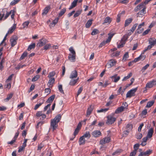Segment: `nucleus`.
I'll list each match as a JSON object with an SVG mask.
<instances>
[{
  "instance_id": "69168bd1",
  "label": "nucleus",
  "mask_w": 156,
  "mask_h": 156,
  "mask_svg": "<svg viewBox=\"0 0 156 156\" xmlns=\"http://www.w3.org/2000/svg\"><path fill=\"white\" fill-rule=\"evenodd\" d=\"M137 152V151H136L133 150L130 153L129 156H135Z\"/></svg>"
},
{
  "instance_id": "ddd939ff",
  "label": "nucleus",
  "mask_w": 156,
  "mask_h": 156,
  "mask_svg": "<svg viewBox=\"0 0 156 156\" xmlns=\"http://www.w3.org/2000/svg\"><path fill=\"white\" fill-rule=\"evenodd\" d=\"M144 22L140 24L138 27L137 29V32L138 34H140L143 31L144 29L142 28V27L144 26Z\"/></svg>"
},
{
  "instance_id": "ea45409f",
  "label": "nucleus",
  "mask_w": 156,
  "mask_h": 156,
  "mask_svg": "<svg viewBox=\"0 0 156 156\" xmlns=\"http://www.w3.org/2000/svg\"><path fill=\"white\" fill-rule=\"evenodd\" d=\"M151 152V151L149 150L147 151L146 152H141L143 156H146L149 155Z\"/></svg>"
},
{
  "instance_id": "0e129e2a",
  "label": "nucleus",
  "mask_w": 156,
  "mask_h": 156,
  "mask_svg": "<svg viewBox=\"0 0 156 156\" xmlns=\"http://www.w3.org/2000/svg\"><path fill=\"white\" fill-rule=\"evenodd\" d=\"M143 52L141 54L139 57H140V60H144L146 56L145 55H143L142 54H143Z\"/></svg>"
},
{
  "instance_id": "338daca9",
  "label": "nucleus",
  "mask_w": 156,
  "mask_h": 156,
  "mask_svg": "<svg viewBox=\"0 0 156 156\" xmlns=\"http://www.w3.org/2000/svg\"><path fill=\"white\" fill-rule=\"evenodd\" d=\"M42 104V103H40L38 104H36L34 107V109L35 110H36Z\"/></svg>"
},
{
  "instance_id": "e2e57ef3",
  "label": "nucleus",
  "mask_w": 156,
  "mask_h": 156,
  "mask_svg": "<svg viewBox=\"0 0 156 156\" xmlns=\"http://www.w3.org/2000/svg\"><path fill=\"white\" fill-rule=\"evenodd\" d=\"M122 13H120L118 15L117 18V20L116 21L117 23H119L120 22V18L121 16Z\"/></svg>"
},
{
  "instance_id": "9b49d317",
  "label": "nucleus",
  "mask_w": 156,
  "mask_h": 156,
  "mask_svg": "<svg viewBox=\"0 0 156 156\" xmlns=\"http://www.w3.org/2000/svg\"><path fill=\"white\" fill-rule=\"evenodd\" d=\"M18 38L17 37L15 36L10 39V41L11 42L12 47H14L16 44V41L17 40Z\"/></svg>"
},
{
  "instance_id": "4468645a",
  "label": "nucleus",
  "mask_w": 156,
  "mask_h": 156,
  "mask_svg": "<svg viewBox=\"0 0 156 156\" xmlns=\"http://www.w3.org/2000/svg\"><path fill=\"white\" fill-rule=\"evenodd\" d=\"M78 76V73L77 71L75 70L72 71L69 76L70 79H74L76 78Z\"/></svg>"
},
{
  "instance_id": "4d7b16f0",
  "label": "nucleus",
  "mask_w": 156,
  "mask_h": 156,
  "mask_svg": "<svg viewBox=\"0 0 156 156\" xmlns=\"http://www.w3.org/2000/svg\"><path fill=\"white\" fill-rule=\"evenodd\" d=\"M149 66V65L148 64H147L145 66L143 67L141 71L143 73Z\"/></svg>"
},
{
  "instance_id": "a19ab883",
  "label": "nucleus",
  "mask_w": 156,
  "mask_h": 156,
  "mask_svg": "<svg viewBox=\"0 0 156 156\" xmlns=\"http://www.w3.org/2000/svg\"><path fill=\"white\" fill-rule=\"evenodd\" d=\"M5 62V59L3 58H2L0 62V69L2 70L3 69V64Z\"/></svg>"
},
{
  "instance_id": "37998d69",
  "label": "nucleus",
  "mask_w": 156,
  "mask_h": 156,
  "mask_svg": "<svg viewBox=\"0 0 156 156\" xmlns=\"http://www.w3.org/2000/svg\"><path fill=\"white\" fill-rule=\"evenodd\" d=\"M129 57L128 52H126L123 56L122 58V61H126L128 58Z\"/></svg>"
},
{
  "instance_id": "f03ea898",
  "label": "nucleus",
  "mask_w": 156,
  "mask_h": 156,
  "mask_svg": "<svg viewBox=\"0 0 156 156\" xmlns=\"http://www.w3.org/2000/svg\"><path fill=\"white\" fill-rule=\"evenodd\" d=\"M61 116L60 114L56 116L53 119L51 120V127L53 131L56 129L58 127V123L60 121Z\"/></svg>"
},
{
  "instance_id": "de8ad7c7",
  "label": "nucleus",
  "mask_w": 156,
  "mask_h": 156,
  "mask_svg": "<svg viewBox=\"0 0 156 156\" xmlns=\"http://www.w3.org/2000/svg\"><path fill=\"white\" fill-rule=\"evenodd\" d=\"M55 72L53 71L49 73L48 77L49 78H52V77L54 76L55 75Z\"/></svg>"
},
{
  "instance_id": "c03bdc74",
  "label": "nucleus",
  "mask_w": 156,
  "mask_h": 156,
  "mask_svg": "<svg viewBox=\"0 0 156 156\" xmlns=\"http://www.w3.org/2000/svg\"><path fill=\"white\" fill-rule=\"evenodd\" d=\"M154 101L153 100L148 102L147 104L146 107L150 108L154 104Z\"/></svg>"
},
{
  "instance_id": "7c9ffc66",
  "label": "nucleus",
  "mask_w": 156,
  "mask_h": 156,
  "mask_svg": "<svg viewBox=\"0 0 156 156\" xmlns=\"http://www.w3.org/2000/svg\"><path fill=\"white\" fill-rule=\"evenodd\" d=\"M69 83V85L71 86H74L77 83L76 80H75V79H71Z\"/></svg>"
},
{
  "instance_id": "79ce46f5",
  "label": "nucleus",
  "mask_w": 156,
  "mask_h": 156,
  "mask_svg": "<svg viewBox=\"0 0 156 156\" xmlns=\"http://www.w3.org/2000/svg\"><path fill=\"white\" fill-rule=\"evenodd\" d=\"M132 73H130L127 76L124 77L122 80V81H125L127 79L129 78L132 76Z\"/></svg>"
},
{
  "instance_id": "f704fd0d",
  "label": "nucleus",
  "mask_w": 156,
  "mask_h": 156,
  "mask_svg": "<svg viewBox=\"0 0 156 156\" xmlns=\"http://www.w3.org/2000/svg\"><path fill=\"white\" fill-rule=\"evenodd\" d=\"M92 20L91 19L89 20L87 22L86 24L85 27L87 28H88L90 27V26L92 24Z\"/></svg>"
},
{
  "instance_id": "5701e85b",
  "label": "nucleus",
  "mask_w": 156,
  "mask_h": 156,
  "mask_svg": "<svg viewBox=\"0 0 156 156\" xmlns=\"http://www.w3.org/2000/svg\"><path fill=\"white\" fill-rule=\"evenodd\" d=\"M50 8V6H48L45 7L43 10V12L42 13V15H46Z\"/></svg>"
},
{
  "instance_id": "49530a36",
  "label": "nucleus",
  "mask_w": 156,
  "mask_h": 156,
  "mask_svg": "<svg viewBox=\"0 0 156 156\" xmlns=\"http://www.w3.org/2000/svg\"><path fill=\"white\" fill-rule=\"evenodd\" d=\"M13 94L12 93L8 95L7 97L5 99L6 102L8 101L12 97Z\"/></svg>"
},
{
  "instance_id": "5fc2aeb1",
  "label": "nucleus",
  "mask_w": 156,
  "mask_h": 156,
  "mask_svg": "<svg viewBox=\"0 0 156 156\" xmlns=\"http://www.w3.org/2000/svg\"><path fill=\"white\" fill-rule=\"evenodd\" d=\"M140 144H135L133 147V148L134 151H137V150L138 149L140 146Z\"/></svg>"
},
{
  "instance_id": "3c124183",
  "label": "nucleus",
  "mask_w": 156,
  "mask_h": 156,
  "mask_svg": "<svg viewBox=\"0 0 156 156\" xmlns=\"http://www.w3.org/2000/svg\"><path fill=\"white\" fill-rule=\"evenodd\" d=\"M99 32V30L96 29H94L91 33V35H95L97 34Z\"/></svg>"
},
{
  "instance_id": "864d4df0",
  "label": "nucleus",
  "mask_w": 156,
  "mask_h": 156,
  "mask_svg": "<svg viewBox=\"0 0 156 156\" xmlns=\"http://www.w3.org/2000/svg\"><path fill=\"white\" fill-rule=\"evenodd\" d=\"M78 128H76L75 131L74 132V133H73V135L74 136V137L73 138H71L70 139L71 140H73L74 138H75V136H76V135L78 134V133L79 132V130L77 129Z\"/></svg>"
},
{
  "instance_id": "393cba45",
  "label": "nucleus",
  "mask_w": 156,
  "mask_h": 156,
  "mask_svg": "<svg viewBox=\"0 0 156 156\" xmlns=\"http://www.w3.org/2000/svg\"><path fill=\"white\" fill-rule=\"evenodd\" d=\"M133 19L132 18H129L128 19L126 20H125V26L127 27L129 25V24L131 23Z\"/></svg>"
},
{
  "instance_id": "f8f14e48",
  "label": "nucleus",
  "mask_w": 156,
  "mask_h": 156,
  "mask_svg": "<svg viewBox=\"0 0 156 156\" xmlns=\"http://www.w3.org/2000/svg\"><path fill=\"white\" fill-rule=\"evenodd\" d=\"M116 62V61L114 59H111L109 61V62L106 65V66L108 68H111L115 65Z\"/></svg>"
},
{
  "instance_id": "dca6fc26",
  "label": "nucleus",
  "mask_w": 156,
  "mask_h": 156,
  "mask_svg": "<svg viewBox=\"0 0 156 156\" xmlns=\"http://www.w3.org/2000/svg\"><path fill=\"white\" fill-rule=\"evenodd\" d=\"M92 135L94 137H98L101 135V133L100 131L95 130L92 132Z\"/></svg>"
},
{
  "instance_id": "6ab92c4d",
  "label": "nucleus",
  "mask_w": 156,
  "mask_h": 156,
  "mask_svg": "<svg viewBox=\"0 0 156 156\" xmlns=\"http://www.w3.org/2000/svg\"><path fill=\"white\" fill-rule=\"evenodd\" d=\"M154 133V129L152 128H150L148 131L146 136L148 138H151Z\"/></svg>"
},
{
  "instance_id": "2eb2a0df",
  "label": "nucleus",
  "mask_w": 156,
  "mask_h": 156,
  "mask_svg": "<svg viewBox=\"0 0 156 156\" xmlns=\"http://www.w3.org/2000/svg\"><path fill=\"white\" fill-rule=\"evenodd\" d=\"M27 140V139H25L24 140V141L21 147H20L19 148V149L18 150V152H20L24 149L26 147L27 145L26 143Z\"/></svg>"
},
{
  "instance_id": "473e14b6",
  "label": "nucleus",
  "mask_w": 156,
  "mask_h": 156,
  "mask_svg": "<svg viewBox=\"0 0 156 156\" xmlns=\"http://www.w3.org/2000/svg\"><path fill=\"white\" fill-rule=\"evenodd\" d=\"M5 11H6L5 12L6 13V14L5 16H4V17L3 19V20H5V19H6L8 17V16L10 15L11 14V12H12V11H11V10L10 11V12H8L6 9H5Z\"/></svg>"
},
{
  "instance_id": "c85d7f7f",
  "label": "nucleus",
  "mask_w": 156,
  "mask_h": 156,
  "mask_svg": "<svg viewBox=\"0 0 156 156\" xmlns=\"http://www.w3.org/2000/svg\"><path fill=\"white\" fill-rule=\"evenodd\" d=\"M77 1H78V0H74L73 1V2H72V3H71V4L70 7L69 8V9H72L73 8L75 7L77 4Z\"/></svg>"
},
{
  "instance_id": "6e6d98bb",
  "label": "nucleus",
  "mask_w": 156,
  "mask_h": 156,
  "mask_svg": "<svg viewBox=\"0 0 156 156\" xmlns=\"http://www.w3.org/2000/svg\"><path fill=\"white\" fill-rule=\"evenodd\" d=\"M51 47V45L50 44H47L45 45L43 48L44 49L46 50L49 48Z\"/></svg>"
},
{
  "instance_id": "a211bd4d",
  "label": "nucleus",
  "mask_w": 156,
  "mask_h": 156,
  "mask_svg": "<svg viewBox=\"0 0 156 156\" xmlns=\"http://www.w3.org/2000/svg\"><path fill=\"white\" fill-rule=\"evenodd\" d=\"M146 13V9H142L137 14V17H142Z\"/></svg>"
},
{
  "instance_id": "72a5a7b5",
  "label": "nucleus",
  "mask_w": 156,
  "mask_h": 156,
  "mask_svg": "<svg viewBox=\"0 0 156 156\" xmlns=\"http://www.w3.org/2000/svg\"><path fill=\"white\" fill-rule=\"evenodd\" d=\"M83 137L86 138L87 139H89L91 135L89 131H86L85 133L82 136Z\"/></svg>"
},
{
  "instance_id": "423d86ee",
  "label": "nucleus",
  "mask_w": 156,
  "mask_h": 156,
  "mask_svg": "<svg viewBox=\"0 0 156 156\" xmlns=\"http://www.w3.org/2000/svg\"><path fill=\"white\" fill-rule=\"evenodd\" d=\"M107 120L106 123L108 125L112 124L116 120V118L112 116L109 115L107 117Z\"/></svg>"
},
{
  "instance_id": "7ed1b4c3",
  "label": "nucleus",
  "mask_w": 156,
  "mask_h": 156,
  "mask_svg": "<svg viewBox=\"0 0 156 156\" xmlns=\"http://www.w3.org/2000/svg\"><path fill=\"white\" fill-rule=\"evenodd\" d=\"M148 41L149 44H150L144 50L143 54H144L147 51L150 49L152 47L154 46L156 44V39L154 38H150Z\"/></svg>"
},
{
  "instance_id": "2f4dec72",
  "label": "nucleus",
  "mask_w": 156,
  "mask_h": 156,
  "mask_svg": "<svg viewBox=\"0 0 156 156\" xmlns=\"http://www.w3.org/2000/svg\"><path fill=\"white\" fill-rule=\"evenodd\" d=\"M55 97V95H53L51 96L47 100L46 102L47 103H50L52 102Z\"/></svg>"
},
{
  "instance_id": "1a4fd4ad",
  "label": "nucleus",
  "mask_w": 156,
  "mask_h": 156,
  "mask_svg": "<svg viewBox=\"0 0 156 156\" xmlns=\"http://www.w3.org/2000/svg\"><path fill=\"white\" fill-rule=\"evenodd\" d=\"M111 140L110 137L109 136L103 138V139L101 140L100 141V144L101 145H103L106 143H108Z\"/></svg>"
},
{
  "instance_id": "4be33fe9",
  "label": "nucleus",
  "mask_w": 156,
  "mask_h": 156,
  "mask_svg": "<svg viewBox=\"0 0 156 156\" xmlns=\"http://www.w3.org/2000/svg\"><path fill=\"white\" fill-rule=\"evenodd\" d=\"M93 110V108L91 106H90L88 108L87 111V117H88L89 116L92 111Z\"/></svg>"
},
{
  "instance_id": "4c0bfd02",
  "label": "nucleus",
  "mask_w": 156,
  "mask_h": 156,
  "mask_svg": "<svg viewBox=\"0 0 156 156\" xmlns=\"http://www.w3.org/2000/svg\"><path fill=\"white\" fill-rule=\"evenodd\" d=\"M117 75L115 74L112 76V77L114 78L113 81L114 82L116 83L120 79V77L119 76H118L116 77Z\"/></svg>"
},
{
  "instance_id": "f257e3e1",
  "label": "nucleus",
  "mask_w": 156,
  "mask_h": 156,
  "mask_svg": "<svg viewBox=\"0 0 156 156\" xmlns=\"http://www.w3.org/2000/svg\"><path fill=\"white\" fill-rule=\"evenodd\" d=\"M137 25V23H136L134 24L132 27L131 29L129 30L131 31V32H130L128 33V34H126L123 36L122 38L121 39L119 44H118L117 47L118 48H120L124 46V44H125L126 41H127L128 38V36L133 32L136 29Z\"/></svg>"
},
{
  "instance_id": "e433bc0d",
  "label": "nucleus",
  "mask_w": 156,
  "mask_h": 156,
  "mask_svg": "<svg viewBox=\"0 0 156 156\" xmlns=\"http://www.w3.org/2000/svg\"><path fill=\"white\" fill-rule=\"evenodd\" d=\"M35 47V43H33L30 45H29V46L28 47V48H27V50L28 51H30V50L31 49H34Z\"/></svg>"
},
{
  "instance_id": "052dcab7",
  "label": "nucleus",
  "mask_w": 156,
  "mask_h": 156,
  "mask_svg": "<svg viewBox=\"0 0 156 156\" xmlns=\"http://www.w3.org/2000/svg\"><path fill=\"white\" fill-rule=\"evenodd\" d=\"M83 90L82 87H80L78 89L77 92V96H78L82 92Z\"/></svg>"
},
{
  "instance_id": "bf43d9fd",
  "label": "nucleus",
  "mask_w": 156,
  "mask_h": 156,
  "mask_svg": "<svg viewBox=\"0 0 156 156\" xmlns=\"http://www.w3.org/2000/svg\"><path fill=\"white\" fill-rule=\"evenodd\" d=\"M29 23L30 22L29 21H25L23 23L22 25L24 27H27L28 26Z\"/></svg>"
},
{
  "instance_id": "774afa93",
  "label": "nucleus",
  "mask_w": 156,
  "mask_h": 156,
  "mask_svg": "<svg viewBox=\"0 0 156 156\" xmlns=\"http://www.w3.org/2000/svg\"><path fill=\"white\" fill-rule=\"evenodd\" d=\"M42 114V111H38L36 114V116L37 117H40Z\"/></svg>"
},
{
  "instance_id": "13d9d810",
  "label": "nucleus",
  "mask_w": 156,
  "mask_h": 156,
  "mask_svg": "<svg viewBox=\"0 0 156 156\" xmlns=\"http://www.w3.org/2000/svg\"><path fill=\"white\" fill-rule=\"evenodd\" d=\"M58 90L59 91L62 93H64V91L62 89V85H59L58 86Z\"/></svg>"
},
{
  "instance_id": "9d476101",
  "label": "nucleus",
  "mask_w": 156,
  "mask_h": 156,
  "mask_svg": "<svg viewBox=\"0 0 156 156\" xmlns=\"http://www.w3.org/2000/svg\"><path fill=\"white\" fill-rule=\"evenodd\" d=\"M156 85V80H154L147 83L146 85V87L148 88H151Z\"/></svg>"
},
{
  "instance_id": "39448f33",
  "label": "nucleus",
  "mask_w": 156,
  "mask_h": 156,
  "mask_svg": "<svg viewBox=\"0 0 156 156\" xmlns=\"http://www.w3.org/2000/svg\"><path fill=\"white\" fill-rule=\"evenodd\" d=\"M137 89V87H136L129 91L126 94V98H130L134 96L135 95V93Z\"/></svg>"
},
{
  "instance_id": "0eeeda50",
  "label": "nucleus",
  "mask_w": 156,
  "mask_h": 156,
  "mask_svg": "<svg viewBox=\"0 0 156 156\" xmlns=\"http://www.w3.org/2000/svg\"><path fill=\"white\" fill-rule=\"evenodd\" d=\"M48 42V41L45 38H42L39 40L37 46V47H42L45 45Z\"/></svg>"
},
{
  "instance_id": "b1692460",
  "label": "nucleus",
  "mask_w": 156,
  "mask_h": 156,
  "mask_svg": "<svg viewBox=\"0 0 156 156\" xmlns=\"http://www.w3.org/2000/svg\"><path fill=\"white\" fill-rule=\"evenodd\" d=\"M85 140L83 136H81L79 140V145H83L85 144Z\"/></svg>"
},
{
  "instance_id": "6e6552de",
  "label": "nucleus",
  "mask_w": 156,
  "mask_h": 156,
  "mask_svg": "<svg viewBox=\"0 0 156 156\" xmlns=\"http://www.w3.org/2000/svg\"><path fill=\"white\" fill-rule=\"evenodd\" d=\"M146 9V7L145 5L143 3H141L138 5H137L134 9V11L136 12L141 9Z\"/></svg>"
},
{
  "instance_id": "c9c22d12",
  "label": "nucleus",
  "mask_w": 156,
  "mask_h": 156,
  "mask_svg": "<svg viewBox=\"0 0 156 156\" xmlns=\"http://www.w3.org/2000/svg\"><path fill=\"white\" fill-rule=\"evenodd\" d=\"M66 8H64L62 9L60 12L58 14V17H59L62 16L65 13V12H66Z\"/></svg>"
},
{
  "instance_id": "8fccbe9b",
  "label": "nucleus",
  "mask_w": 156,
  "mask_h": 156,
  "mask_svg": "<svg viewBox=\"0 0 156 156\" xmlns=\"http://www.w3.org/2000/svg\"><path fill=\"white\" fill-rule=\"evenodd\" d=\"M40 78V76L37 75L34 76L32 79V81L34 82Z\"/></svg>"
},
{
  "instance_id": "aec40b11",
  "label": "nucleus",
  "mask_w": 156,
  "mask_h": 156,
  "mask_svg": "<svg viewBox=\"0 0 156 156\" xmlns=\"http://www.w3.org/2000/svg\"><path fill=\"white\" fill-rule=\"evenodd\" d=\"M112 20V18L109 16H107L105 18L104 20V22L103 23V24H105L106 23L109 24L111 22Z\"/></svg>"
},
{
  "instance_id": "09e8293b",
  "label": "nucleus",
  "mask_w": 156,
  "mask_h": 156,
  "mask_svg": "<svg viewBox=\"0 0 156 156\" xmlns=\"http://www.w3.org/2000/svg\"><path fill=\"white\" fill-rule=\"evenodd\" d=\"M81 13V10H78L77 11L76 13L74 15V17L76 18Z\"/></svg>"
},
{
  "instance_id": "bb28decb",
  "label": "nucleus",
  "mask_w": 156,
  "mask_h": 156,
  "mask_svg": "<svg viewBox=\"0 0 156 156\" xmlns=\"http://www.w3.org/2000/svg\"><path fill=\"white\" fill-rule=\"evenodd\" d=\"M16 27V24H14L9 30L7 33L11 34L15 30Z\"/></svg>"
},
{
  "instance_id": "f3484780",
  "label": "nucleus",
  "mask_w": 156,
  "mask_h": 156,
  "mask_svg": "<svg viewBox=\"0 0 156 156\" xmlns=\"http://www.w3.org/2000/svg\"><path fill=\"white\" fill-rule=\"evenodd\" d=\"M55 82V79L54 78H50L47 85L49 88H51L53 86V84Z\"/></svg>"
},
{
  "instance_id": "cd10ccee",
  "label": "nucleus",
  "mask_w": 156,
  "mask_h": 156,
  "mask_svg": "<svg viewBox=\"0 0 156 156\" xmlns=\"http://www.w3.org/2000/svg\"><path fill=\"white\" fill-rule=\"evenodd\" d=\"M5 9H2V11L0 13V16H1L0 17V21L3 20L4 16L5 13Z\"/></svg>"
},
{
  "instance_id": "20e7f679",
  "label": "nucleus",
  "mask_w": 156,
  "mask_h": 156,
  "mask_svg": "<svg viewBox=\"0 0 156 156\" xmlns=\"http://www.w3.org/2000/svg\"><path fill=\"white\" fill-rule=\"evenodd\" d=\"M69 50L70 53L69 55L68 59L70 61L74 62L76 59V52L73 47H70L69 48Z\"/></svg>"
},
{
  "instance_id": "412c9836",
  "label": "nucleus",
  "mask_w": 156,
  "mask_h": 156,
  "mask_svg": "<svg viewBox=\"0 0 156 156\" xmlns=\"http://www.w3.org/2000/svg\"><path fill=\"white\" fill-rule=\"evenodd\" d=\"M124 109V107L122 106L118 108L115 111L116 114L120 113L123 111Z\"/></svg>"
},
{
  "instance_id": "680f3d73",
  "label": "nucleus",
  "mask_w": 156,
  "mask_h": 156,
  "mask_svg": "<svg viewBox=\"0 0 156 156\" xmlns=\"http://www.w3.org/2000/svg\"><path fill=\"white\" fill-rule=\"evenodd\" d=\"M44 145L42 143H41L40 144H38V150H40L41 148L44 147Z\"/></svg>"
},
{
  "instance_id": "c756f323",
  "label": "nucleus",
  "mask_w": 156,
  "mask_h": 156,
  "mask_svg": "<svg viewBox=\"0 0 156 156\" xmlns=\"http://www.w3.org/2000/svg\"><path fill=\"white\" fill-rule=\"evenodd\" d=\"M59 19V18H57L55 19V20H53L52 23L50 24V26L52 27H54L55 25L57 23Z\"/></svg>"
},
{
  "instance_id": "a878e982",
  "label": "nucleus",
  "mask_w": 156,
  "mask_h": 156,
  "mask_svg": "<svg viewBox=\"0 0 156 156\" xmlns=\"http://www.w3.org/2000/svg\"><path fill=\"white\" fill-rule=\"evenodd\" d=\"M148 138L147 136L143 138L142 140V143L140 145L143 146H145L146 144V142Z\"/></svg>"
},
{
  "instance_id": "58836bf2",
  "label": "nucleus",
  "mask_w": 156,
  "mask_h": 156,
  "mask_svg": "<svg viewBox=\"0 0 156 156\" xmlns=\"http://www.w3.org/2000/svg\"><path fill=\"white\" fill-rule=\"evenodd\" d=\"M120 51H117L115 52L112 53L111 55V56L112 57H115L118 56L120 54Z\"/></svg>"
},
{
  "instance_id": "603ef678",
  "label": "nucleus",
  "mask_w": 156,
  "mask_h": 156,
  "mask_svg": "<svg viewBox=\"0 0 156 156\" xmlns=\"http://www.w3.org/2000/svg\"><path fill=\"white\" fill-rule=\"evenodd\" d=\"M20 0H13L11 2L10 5H14L18 2Z\"/></svg>"
},
{
  "instance_id": "a18cd8bd",
  "label": "nucleus",
  "mask_w": 156,
  "mask_h": 156,
  "mask_svg": "<svg viewBox=\"0 0 156 156\" xmlns=\"http://www.w3.org/2000/svg\"><path fill=\"white\" fill-rule=\"evenodd\" d=\"M27 55V51L24 52L21 56L20 60L23 59L25 57H26Z\"/></svg>"
}]
</instances>
